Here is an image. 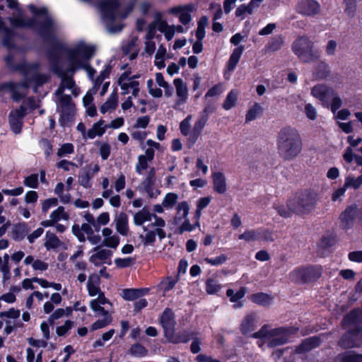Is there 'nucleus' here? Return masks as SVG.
<instances>
[{"label": "nucleus", "instance_id": "obj_63", "mask_svg": "<svg viewBox=\"0 0 362 362\" xmlns=\"http://www.w3.org/2000/svg\"><path fill=\"white\" fill-rule=\"evenodd\" d=\"M207 121L206 117H202L199 115V118L194 123L192 132L200 135Z\"/></svg>", "mask_w": 362, "mask_h": 362}, {"label": "nucleus", "instance_id": "obj_23", "mask_svg": "<svg viewBox=\"0 0 362 362\" xmlns=\"http://www.w3.org/2000/svg\"><path fill=\"white\" fill-rule=\"evenodd\" d=\"M100 279L98 274H93L89 276L88 280L87 282V288L88 291V294L90 296H96L100 291H101L100 288Z\"/></svg>", "mask_w": 362, "mask_h": 362}, {"label": "nucleus", "instance_id": "obj_21", "mask_svg": "<svg viewBox=\"0 0 362 362\" xmlns=\"http://www.w3.org/2000/svg\"><path fill=\"white\" fill-rule=\"evenodd\" d=\"M117 105V88H115L107 100L100 107V111L102 114H105L110 110H115Z\"/></svg>", "mask_w": 362, "mask_h": 362}, {"label": "nucleus", "instance_id": "obj_52", "mask_svg": "<svg viewBox=\"0 0 362 362\" xmlns=\"http://www.w3.org/2000/svg\"><path fill=\"white\" fill-rule=\"evenodd\" d=\"M148 159L144 157V155H139L138 157V163L136 165V172L141 175L142 171L148 168Z\"/></svg>", "mask_w": 362, "mask_h": 362}, {"label": "nucleus", "instance_id": "obj_45", "mask_svg": "<svg viewBox=\"0 0 362 362\" xmlns=\"http://www.w3.org/2000/svg\"><path fill=\"white\" fill-rule=\"evenodd\" d=\"M38 64L34 63V64H27L25 62L17 64L15 66V70L16 71H20L24 74H27L30 71L33 70H37L38 69Z\"/></svg>", "mask_w": 362, "mask_h": 362}, {"label": "nucleus", "instance_id": "obj_46", "mask_svg": "<svg viewBox=\"0 0 362 362\" xmlns=\"http://www.w3.org/2000/svg\"><path fill=\"white\" fill-rule=\"evenodd\" d=\"M93 178V173L90 171H87L78 176V182L86 189L91 187V180Z\"/></svg>", "mask_w": 362, "mask_h": 362}, {"label": "nucleus", "instance_id": "obj_44", "mask_svg": "<svg viewBox=\"0 0 362 362\" xmlns=\"http://www.w3.org/2000/svg\"><path fill=\"white\" fill-rule=\"evenodd\" d=\"M71 308L68 307L66 309L58 308L49 317V321L51 324L54 323V321L58 320L63 316L69 315L71 313Z\"/></svg>", "mask_w": 362, "mask_h": 362}, {"label": "nucleus", "instance_id": "obj_13", "mask_svg": "<svg viewBox=\"0 0 362 362\" xmlns=\"http://www.w3.org/2000/svg\"><path fill=\"white\" fill-rule=\"evenodd\" d=\"M320 7L315 0H301L297 6V11L303 15L313 16L319 13Z\"/></svg>", "mask_w": 362, "mask_h": 362}, {"label": "nucleus", "instance_id": "obj_49", "mask_svg": "<svg viewBox=\"0 0 362 362\" xmlns=\"http://www.w3.org/2000/svg\"><path fill=\"white\" fill-rule=\"evenodd\" d=\"M29 10L35 16H45L43 21L47 18H50L52 20V18L48 16V11L45 7L37 8L35 5L30 4L29 6Z\"/></svg>", "mask_w": 362, "mask_h": 362}, {"label": "nucleus", "instance_id": "obj_64", "mask_svg": "<svg viewBox=\"0 0 362 362\" xmlns=\"http://www.w3.org/2000/svg\"><path fill=\"white\" fill-rule=\"evenodd\" d=\"M269 331L270 330L268 329L267 325H264L258 332L254 333L252 337L255 339H267L268 341L271 337Z\"/></svg>", "mask_w": 362, "mask_h": 362}, {"label": "nucleus", "instance_id": "obj_53", "mask_svg": "<svg viewBox=\"0 0 362 362\" xmlns=\"http://www.w3.org/2000/svg\"><path fill=\"white\" fill-rule=\"evenodd\" d=\"M111 322H112L111 316H103V319L97 320L92 325L91 329L96 330V329L105 327L107 325H108L109 324H110Z\"/></svg>", "mask_w": 362, "mask_h": 362}, {"label": "nucleus", "instance_id": "obj_58", "mask_svg": "<svg viewBox=\"0 0 362 362\" xmlns=\"http://www.w3.org/2000/svg\"><path fill=\"white\" fill-rule=\"evenodd\" d=\"M90 306L95 313H98V315L111 316L108 311L105 310V308L102 307V305L97 304L96 300H91Z\"/></svg>", "mask_w": 362, "mask_h": 362}, {"label": "nucleus", "instance_id": "obj_55", "mask_svg": "<svg viewBox=\"0 0 362 362\" xmlns=\"http://www.w3.org/2000/svg\"><path fill=\"white\" fill-rule=\"evenodd\" d=\"M227 259V256L221 254L216 257H206L204 261L213 266H218L223 264Z\"/></svg>", "mask_w": 362, "mask_h": 362}, {"label": "nucleus", "instance_id": "obj_31", "mask_svg": "<svg viewBox=\"0 0 362 362\" xmlns=\"http://www.w3.org/2000/svg\"><path fill=\"white\" fill-rule=\"evenodd\" d=\"M179 279L178 275H176L175 277L167 276L160 283L159 287L163 291V296L174 288Z\"/></svg>", "mask_w": 362, "mask_h": 362}, {"label": "nucleus", "instance_id": "obj_15", "mask_svg": "<svg viewBox=\"0 0 362 362\" xmlns=\"http://www.w3.org/2000/svg\"><path fill=\"white\" fill-rule=\"evenodd\" d=\"M362 325V309L354 308L348 313L342 319L341 325L344 328L355 325L361 326Z\"/></svg>", "mask_w": 362, "mask_h": 362}, {"label": "nucleus", "instance_id": "obj_40", "mask_svg": "<svg viewBox=\"0 0 362 362\" xmlns=\"http://www.w3.org/2000/svg\"><path fill=\"white\" fill-rule=\"evenodd\" d=\"M34 90L36 91L37 88L42 86L49 81V76L45 74L35 73L32 76Z\"/></svg>", "mask_w": 362, "mask_h": 362}, {"label": "nucleus", "instance_id": "obj_28", "mask_svg": "<svg viewBox=\"0 0 362 362\" xmlns=\"http://www.w3.org/2000/svg\"><path fill=\"white\" fill-rule=\"evenodd\" d=\"M245 292V288H240L236 293H235L233 289H228L227 291V296L230 298V301L235 303L233 305L235 308H239L243 306V303L240 302L239 300L244 297Z\"/></svg>", "mask_w": 362, "mask_h": 362}, {"label": "nucleus", "instance_id": "obj_36", "mask_svg": "<svg viewBox=\"0 0 362 362\" xmlns=\"http://www.w3.org/2000/svg\"><path fill=\"white\" fill-rule=\"evenodd\" d=\"M238 92L237 90H231L227 95L223 103V108L229 110L235 105L238 100Z\"/></svg>", "mask_w": 362, "mask_h": 362}, {"label": "nucleus", "instance_id": "obj_9", "mask_svg": "<svg viewBox=\"0 0 362 362\" xmlns=\"http://www.w3.org/2000/svg\"><path fill=\"white\" fill-rule=\"evenodd\" d=\"M298 328L293 327H279L270 329V339L267 341V346L274 348L286 344L291 335L296 334Z\"/></svg>", "mask_w": 362, "mask_h": 362}, {"label": "nucleus", "instance_id": "obj_2", "mask_svg": "<svg viewBox=\"0 0 362 362\" xmlns=\"http://www.w3.org/2000/svg\"><path fill=\"white\" fill-rule=\"evenodd\" d=\"M277 151L284 160H293L301 153L303 140L298 131L286 126L280 129L276 137Z\"/></svg>", "mask_w": 362, "mask_h": 362}, {"label": "nucleus", "instance_id": "obj_37", "mask_svg": "<svg viewBox=\"0 0 362 362\" xmlns=\"http://www.w3.org/2000/svg\"><path fill=\"white\" fill-rule=\"evenodd\" d=\"M330 75L329 65L324 62H320L315 71V76L318 79H325Z\"/></svg>", "mask_w": 362, "mask_h": 362}, {"label": "nucleus", "instance_id": "obj_14", "mask_svg": "<svg viewBox=\"0 0 362 362\" xmlns=\"http://www.w3.org/2000/svg\"><path fill=\"white\" fill-rule=\"evenodd\" d=\"M193 11V6L192 4H187L185 6H177L170 8L168 12L173 15H178L180 22L183 25L188 24L192 19L190 12Z\"/></svg>", "mask_w": 362, "mask_h": 362}, {"label": "nucleus", "instance_id": "obj_19", "mask_svg": "<svg viewBox=\"0 0 362 362\" xmlns=\"http://www.w3.org/2000/svg\"><path fill=\"white\" fill-rule=\"evenodd\" d=\"M213 189L220 194H224L227 190L226 180L224 174L221 172H215L212 173Z\"/></svg>", "mask_w": 362, "mask_h": 362}, {"label": "nucleus", "instance_id": "obj_60", "mask_svg": "<svg viewBox=\"0 0 362 362\" xmlns=\"http://www.w3.org/2000/svg\"><path fill=\"white\" fill-rule=\"evenodd\" d=\"M135 262L134 257L117 258L115 259V264L120 268L127 267L132 265Z\"/></svg>", "mask_w": 362, "mask_h": 362}, {"label": "nucleus", "instance_id": "obj_18", "mask_svg": "<svg viewBox=\"0 0 362 362\" xmlns=\"http://www.w3.org/2000/svg\"><path fill=\"white\" fill-rule=\"evenodd\" d=\"M274 236V233L267 229L258 228L257 230H250V240L266 243L273 242L275 239Z\"/></svg>", "mask_w": 362, "mask_h": 362}, {"label": "nucleus", "instance_id": "obj_25", "mask_svg": "<svg viewBox=\"0 0 362 362\" xmlns=\"http://www.w3.org/2000/svg\"><path fill=\"white\" fill-rule=\"evenodd\" d=\"M111 250H99L90 258L91 262L95 265L101 264H110Z\"/></svg>", "mask_w": 362, "mask_h": 362}, {"label": "nucleus", "instance_id": "obj_50", "mask_svg": "<svg viewBox=\"0 0 362 362\" xmlns=\"http://www.w3.org/2000/svg\"><path fill=\"white\" fill-rule=\"evenodd\" d=\"M345 4L344 12L349 17H353L356 11V0H344Z\"/></svg>", "mask_w": 362, "mask_h": 362}, {"label": "nucleus", "instance_id": "obj_61", "mask_svg": "<svg viewBox=\"0 0 362 362\" xmlns=\"http://www.w3.org/2000/svg\"><path fill=\"white\" fill-rule=\"evenodd\" d=\"M221 287V285L214 279H209L206 281V291L209 294L217 293Z\"/></svg>", "mask_w": 362, "mask_h": 362}, {"label": "nucleus", "instance_id": "obj_17", "mask_svg": "<svg viewBox=\"0 0 362 362\" xmlns=\"http://www.w3.org/2000/svg\"><path fill=\"white\" fill-rule=\"evenodd\" d=\"M320 344L321 340L319 337L314 336L306 338L296 346V352L300 354L308 353L312 349L320 346Z\"/></svg>", "mask_w": 362, "mask_h": 362}, {"label": "nucleus", "instance_id": "obj_8", "mask_svg": "<svg viewBox=\"0 0 362 362\" xmlns=\"http://www.w3.org/2000/svg\"><path fill=\"white\" fill-rule=\"evenodd\" d=\"M60 108L59 122L63 127H71L74 122L76 107L72 101L71 96L68 94H62L59 98Z\"/></svg>", "mask_w": 362, "mask_h": 362}, {"label": "nucleus", "instance_id": "obj_38", "mask_svg": "<svg viewBox=\"0 0 362 362\" xmlns=\"http://www.w3.org/2000/svg\"><path fill=\"white\" fill-rule=\"evenodd\" d=\"M173 83L176 88L177 96L185 100L187 97V88L186 84L180 78H175Z\"/></svg>", "mask_w": 362, "mask_h": 362}, {"label": "nucleus", "instance_id": "obj_4", "mask_svg": "<svg viewBox=\"0 0 362 362\" xmlns=\"http://www.w3.org/2000/svg\"><path fill=\"white\" fill-rule=\"evenodd\" d=\"M322 272L323 268L320 264H307L295 268L288 276L296 284H309L317 282Z\"/></svg>", "mask_w": 362, "mask_h": 362}, {"label": "nucleus", "instance_id": "obj_30", "mask_svg": "<svg viewBox=\"0 0 362 362\" xmlns=\"http://www.w3.org/2000/svg\"><path fill=\"white\" fill-rule=\"evenodd\" d=\"M61 243L60 240L56 234L47 230L45 234V242L44 243L46 249H57Z\"/></svg>", "mask_w": 362, "mask_h": 362}, {"label": "nucleus", "instance_id": "obj_59", "mask_svg": "<svg viewBox=\"0 0 362 362\" xmlns=\"http://www.w3.org/2000/svg\"><path fill=\"white\" fill-rule=\"evenodd\" d=\"M58 205V199L55 197L45 199L42 204V211L46 214L51 207Z\"/></svg>", "mask_w": 362, "mask_h": 362}, {"label": "nucleus", "instance_id": "obj_41", "mask_svg": "<svg viewBox=\"0 0 362 362\" xmlns=\"http://www.w3.org/2000/svg\"><path fill=\"white\" fill-rule=\"evenodd\" d=\"M129 353L136 357H143L147 355L148 350L141 344L136 343L132 345Z\"/></svg>", "mask_w": 362, "mask_h": 362}, {"label": "nucleus", "instance_id": "obj_10", "mask_svg": "<svg viewBox=\"0 0 362 362\" xmlns=\"http://www.w3.org/2000/svg\"><path fill=\"white\" fill-rule=\"evenodd\" d=\"M338 345L343 349L361 348L362 346V326L349 329L338 341Z\"/></svg>", "mask_w": 362, "mask_h": 362}, {"label": "nucleus", "instance_id": "obj_16", "mask_svg": "<svg viewBox=\"0 0 362 362\" xmlns=\"http://www.w3.org/2000/svg\"><path fill=\"white\" fill-rule=\"evenodd\" d=\"M357 216V207L356 205H351L341 214L340 220L342 228L348 229L353 226L354 220Z\"/></svg>", "mask_w": 362, "mask_h": 362}, {"label": "nucleus", "instance_id": "obj_27", "mask_svg": "<svg viewBox=\"0 0 362 362\" xmlns=\"http://www.w3.org/2000/svg\"><path fill=\"white\" fill-rule=\"evenodd\" d=\"M112 66L111 64H107L105 65L104 69L100 71V74L96 77L94 85H93V94L96 93L98 89L100 88L101 84L103 83V81L105 78H107L110 77V74L112 71Z\"/></svg>", "mask_w": 362, "mask_h": 362}, {"label": "nucleus", "instance_id": "obj_47", "mask_svg": "<svg viewBox=\"0 0 362 362\" xmlns=\"http://www.w3.org/2000/svg\"><path fill=\"white\" fill-rule=\"evenodd\" d=\"M344 185L346 189L352 187L354 189H357L362 185V177H358L355 178L353 176H347L345 178Z\"/></svg>", "mask_w": 362, "mask_h": 362}, {"label": "nucleus", "instance_id": "obj_56", "mask_svg": "<svg viewBox=\"0 0 362 362\" xmlns=\"http://www.w3.org/2000/svg\"><path fill=\"white\" fill-rule=\"evenodd\" d=\"M222 93H223V86L221 83H218L213 86L211 88H209L208 90V91L205 94V98L219 95Z\"/></svg>", "mask_w": 362, "mask_h": 362}, {"label": "nucleus", "instance_id": "obj_6", "mask_svg": "<svg viewBox=\"0 0 362 362\" xmlns=\"http://www.w3.org/2000/svg\"><path fill=\"white\" fill-rule=\"evenodd\" d=\"M160 323L164 329L165 337L169 342L177 344L181 342H187L189 340V336L184 332L178 336L174 334L175 320L174 313L172 310L166 308L161 317Z\"/></svg>", "mask_w": 362, "mask_h": 362}, {"label": "nucleus", "instance_id": "obj_48", "mask_svg": "<svg viewBox=\"0 0 362 362\" xmlns=\"http://www.w3.org/2000/svg\"><path fill=\"white\" fill-rule=\"evenodd\" d=\"M38 177V175L35 173L27 176L23 180L24 185L33 189H37L39 186Z\"/></svg>", "mask_w": 362, "mask_h": 362}, {"label": "nucleus", "instance_id": "obj_33", "mask_svg": "<svg viewBox=\"0 0 362 362\" xmlns=\"http://www.w3.org/2000/svg\"><path fill=\"white\" fill-rule=\"evenodd\" d=\"M243 51V48L242 47H238L233 51L227 64L229 71L235 69L240 60Z\"/></svg>", "mask_w": 362, "mask_h": 362}, {"label": "nucleus", "instance_id": "obj_51", "mask_svg": "<svg viewBox=\"0 0 362 362\" xmlns=\"http://www.w3.org/2000/svg\"><path fill=\"white\" fill-rule=\"evenodd\" d=\"M74 151V146L71 143H66L61 146L57 150V155L58 157H62L64 155L71 154Z\"/></svg>", "mask_w": 362, "mask_h": 362}, {"label": "nucleus", "instance_id": "obj_62", "mask_svg": "<svg viewBox=\"0 0 362 362\" xmlns=\"http://www.w3.org/2000/svg\"><path fill=\"white\" fill-rule=\"evenodd\" d=\"M104 245L110 248H116L119 244V238L117 235L105 238L103 240Z\"/></svg>", "mask_w": 362, "mask_h": 362}, {"label": "nucleus", "instance_id": "obj_43", "mask_svg": "<svg viewBox=\"0 0 362 362\" xmlns=\"http://www.w3.org/2000/svg\"><path fill=\"white\" fill-rule=\"evenodd\" d=\"M178 196L177 194L168 192L165 194L163 200L162 205L166 209L173 208L175 205Z\"/></svg>", "mask_w": 362, "mask_h": 362}, {"label": "nucleus", "instance_id": "obj_3", "mask_svg": "<svg viewBox=\"0 0 362 362\" xmlns=\"http://www.w3.org/2000/svg\"><path fill=\"white\" fill-rule=\"evenodd\" d=\"M318 201L317 193L311 189L296 192L287 201V206L297 215L308 214L315 208Z\"/></svg>", "mask_w": 362, "mask_h": 362}, {"label": "nucleus", "instance_id": "obj_57", "mask_svg": "<svg viewBox=\"0 0 362 362\" xmlns=\"http://www.w3.org/2000/svg\"><path fill=\"white\" fill-rule=\"evenodd\" d=\"M90 306L95 313H98V315L111 316L108 311L105 310V308L102 307V305L97 304L96 300H91Z\"/></svg>", "mask_w": 362, "mask_h": 362}, {"label": "nucleus", "instance_id": "obj_34", "mask_svg": "<svg viewBox=\"0 0 362 362\" xmlns=\"http://www.w3.org/2000/svg\"><path fill=\"white\" fill-rule=\"evenodd\" d=\"M340 362H362V354L355 351H346L339 355Z\"/></svg>", "mask_w": 362, "mask_h": 362}, {"label": "nucleus", "instance_id": "obj_24", "mask_svg": "<svg viewBox=\"0 0 362 362\" xmlns=\"http://www.w3.org/2000/svg\"><path fill=\"white\" fill-rule=\"evenodd\" d=\"M115 221L117 231L123 236L127 235L129 232L127 215L124 212H121Z\"/></svg>", "mask_w": 362, "mask_h": 362}, {"label": "nucleus", "instance_id": "obj_1", "mask_svg": "<svg viewBox=\"0 0 362 362\" xmlns=\"http://www.w3.org/2000/svg\"><path fill=\"white\" fill-rule=\"evenodd\" d=\"M11 23L16 28L37 29L43 41L50 46L48 56L51 69L57 76H63L64 74L74 75L78 69L84 66L85 61H89L95 54L94 46L83 42L74 48L67 47L58 40L54 21L50 18L39 22L35 18L16 16L11 20Z\"/></svg>", "mask_w": 362, "mask_h": 362}, {"label": "nucleus", "instance_id": "obj_35", "mask_svg": "<svg viewBox=\"0 0 362 362\" xmlns=\"http://www.w3.org/2000/svg\"><path fill=\"white\" fill-rule=\"evenodd\" d=\"M15 36L16 33L14 30L11 28H6L2 40L3 45L8 49H14L16 47L14 42Z\"/></svg>", "mask_w": 362, "mask_h": 362}, {"label": "nucleus", "instance_id": "obj_29", "mask_svg": "<svg viewBox=\"0 0 362 362\" xmlns=\"http://www.w3.org/2000/svg\"><path fill=\"white\" fill-rule=\"evenodd\" d=\"M153 214L144 207L141 211L136 212L134 216V223L136 226H141L146 221L151 220Z\"/></svg>", "mask_w": 362, "mask_h": 362}, {"label": "nucleus", "instance_id": "obj_42", "mask_svg": "<svg viewBox=\"0 0 362 362\" xmlns=\"http://www.w3.org/2000/svg\"><path fill=\"white\" fill-rule=\"evenodd\" d=\"M50 218L56 223L61 219L67 220L69 218V214L65 212L64 207L60 206L51 213Z\"/></svg>", "mask_w": 362, "mask_h": 362}, {"label": "nucleus", "instance_id": "obj_11", "mask_svg": "<svg viewBox=\"0 0 362 362\" xmlns=\"http://www.w3.org/2000/svg\"><path fill=\"white\" fill-rule=\"evenodd\" d=\"M27 115V108L21 105L18 108L11 110L8 115V122L11 130L15 134L21 133L23 122V119Z\"/></svg>", "mask_w": 362, "mask_h": 362}, {"label": "nucleus", "instance_id": "obj_12", "mask_svg": "<svg viewBox=\"0 0 362 362\" xmlns=\"http://www.w3.org/2000/svg\"><path fill=\"white\" fill-rule=\"evenodd\" d=\"M312 95L320 100L324 107L329 106V100L336 93L334 90L325 85L318 84L315 86L311 90Z\"/></svg>", "mask_w": 362, "mask_h": 362}, {"label": "nucleus", "instance_id": "obj_26", "mask_svg": "<svg viewBox=\"0 0 362 362\" xmlns=\"http://www.w3.org/2000/svg\"><path fill=\"white\" fill-rule=\"evenodd\" d=\"M272 300L273 297L271 295L262 292L250 295V300L262 306H267L270 305Z\"/></svg>", "mask_w": 362, "mask_h": 362}, {"label": "nucleus", "instance_id": "obj_7", "mask_svg": "<svg viewBox=\"0 0 362 362\" xmlns=\"http://www.w3.org/2000/svg\"><path fill=\"white\" fill-rule=\"evenodd\" d=\"M119 6L120 2L119 0H100L98 3V7L103 19L109 20L111 22V24L109 25V30L112 33L120 32L124 27L122 24H114L117 11Z\"/></svg>", "mask_w": 362, "mask_h": 362}, {"label": "nucleus", "instance_id": "obj_22", "mask_svg": "<svg viewBox=\"0 0 362 362\" xmlns=\"http://www.w3.org/2000/svg\"><path fill=\"white\" fill-rule=\"evenodd\" d=\"M148 288H125L122 291V297L126 300H134L146 295Z\"/></svg>", "mask_w": 362, "mask_h": 362}, {"label": "nucleus", "instance_id": "obj_20", "mask_svg": "<svg viewBox=\"0 0 362 362\" xmlns=\"http://www.w3.org/2000/svg\"><path fill=\"white\" fill-rule=\"evenodd\" d=\"M155 180H149L145 178L139 185L140 191H144L149 198L155 199L160 194V190L155 189L156 185Z\"/></svg>", "mask_w": 362, "mask_h": 362}, {"label": "nucleus", "instance_id": "obj_54", "mask_svg": "<svg viewBox=\"0 0 362 362\" xmlns=\"http://www.w3.org/2000/svg\"><path fill=\"white\" fill-rule=\"evenodd\" d=\"M165 28H168L165 31V37L166 38L167 40H170L174 35H175V30H174V28H169L168 26V24L165 21H161L160 23V25H159V27H158V30L160 31V32H164V30Z\"/></svg>", "mask_w": 362, "mask_h": 362}, {"label": "nucleus", "instance_id": "obj_32", "mask_svg": "<svg viewBox=\"0 0 362 362\" xmlns=\"http://www.w3.org/2000/svg\"><path fill=\"white\" fill-rule=\"evenodd\" d=\"M337 243V235L334 231H327L320 239L322 249L332 247Z\"/></svg>", "mask_w": 362, "mask_h": 362}, {"label": "nucleus", "instance_id": "obj_5", "mask_svg": "<svg viewBox=\"0 0 362 362\" xmlns=\"http://www.w3.org/2000/svg\"><path fill=\"white\" fill-rule=\"evenodd\" d=\"M292 50L304 63L315 62L320 57L318 49L314 47V42L306 36H301L296 39L293 42Z\"/></svg>", "mask_w": 362, "mask_h": 362}, {"label": "nucleus", "instance_id": "obj_39", "mask_svg": "<svg viewBox=\"0 0 362 362\" xmlns=\"http://www.w3.org/2000/svg\"><path fill=\"white\" fill-rule=\"evenodd\" d=\"M283 42L281 36L276 35L270 39L265 47L269 52H275L281 48Z\"/></svg>", "mask_w": 362, "mask_h": 362}]
</instances>
